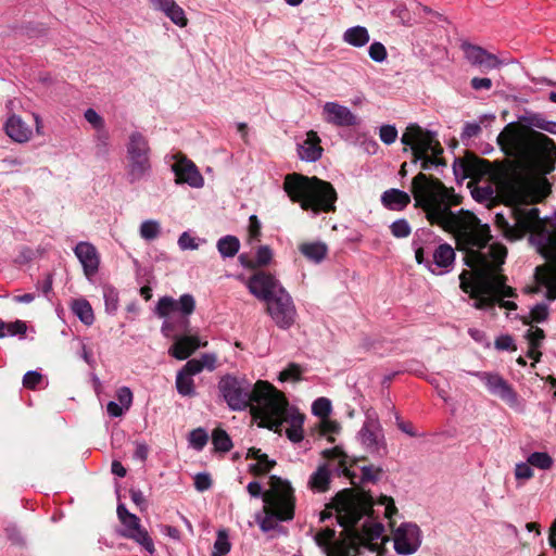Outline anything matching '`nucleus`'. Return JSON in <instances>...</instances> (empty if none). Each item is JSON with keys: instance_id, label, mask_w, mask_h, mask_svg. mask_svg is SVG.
<instances>
[{"instance_id": "f257e3e1", "label": "nucleus", "mask_w": 556, "mask_h": 556, "mask_svg": "<svg viewBox=\"0 0 556 556\" xmlns=\"http://www.w3.org/2000/svg\"><path fill=\"white\" fill-rule=\"evenodd\" d=\"M410 193L415 200V207L425 212L431 225L448 231H458L469 248L476 249L472 258L480 270L482 293H490L498 301L517 298L516 290L507 286V277L501 273L507 256L506 247L500 243L490 244V226L481 224L470 211H452V206L459 205L463 200L454 188L446 187L435 176H414Z\"/></svg>"}, {"instance_id": "f03ea898", "label": "nucleus", "mask_w": 556, "mask_h": 556, "mask_svg": "<svg viewBox=\"0 0 556 556\" xmlns=\"http://www.w3.org/2000/svg\"><path fill=\"white\" fill-rule=\"evenodd\" d=\"M497 143L513 172L493 170L488 161L466 152L463 157L454 159L453 174H552L556 170V143L543 132H525L509 124L497 136Z\"/></svg>"}, {"instance_id": "7ed1b4c3", "label": "nucleus", "mask_w": 556, "mask_h": 556, "mask_svg": "<svg viewBox=\"0 0 556 556\" xmlns=\"http://www.w3.org/2000/svg\"><path fill=\"white\" fill-rule=\"evenodd\" d=\"M455 176L462 184L467 178L470 180L467 187L471 197L481 204H489L498 195L518 205H529L543 202L552 191V185L547 176Z\"/></svg>"}, {"instance_id": "20e7f679", "label": "nucleus", "mask_w": 556, "mask_h": 556, "mask_svg": "<svg viewBox=\"0 0 556 556\" xmlns=\"http://www.w3.org/2000/svg\"><path fill=\"white\" fill-rule=\"evenodd\" d=\"M372 496L366 492L344 489L336 494L331 503L327 505V508L336 511L338 523L344 529L351 530L353 538L349 544L336 543L331 546L329 556H354V554L358 553V542L368 541L371 543L382 536L384 527L380 522H365L362 533L354 529L364 516L372 511Z\"/></svg>"}, {"instance_id": "39448f33", "label": "nucleus", "mask_w": 556, "mask_h": 556, "mask_svg": "<svg viewBox=\"0 0 556 556\" xmlns=\"http://www.w3.org/2000/svg\"><path fill=\"white\" fill-rule=\"evenodd\" d=\"M218 391L230 410L242 412L251 407L255 418L279 416L283 408L282 392L271 383L258 380L252 384L245 378L225 375L218 381Z\"/></svg>"}, {"instance_id": "423d86ee", "label": "nucleus", "mask_w": 556, "mask_h": 556, "mask_svg": "<svg viewBox=\"0 0 556 556\" xmlns=\"http://www.w3.org/2000/svg\"><path fill=\"white\" fill-rule=\"evenodd\" d=\"M283 189L305 211L334 212L338 199L333 186L317 176H285Z\"/></svg>"}, {"instance_id": "0eeeda50", "label": "nucleus", "mask_w": 556, "mask_h": 556, "mask_svg": "<svg viewBox=\"0 0 556 556\" xmlns=\"http://www.w3.org/2000/svg\"><path fill=\"white\" fill-rule=\"evenodd\" d=\"M401 142L405 151L409 150L412 163L418 165V174L424 170L443 172L446 167V161L442 157L443 148L435 131L409 124L401 137Z\"/></svg>"}, {"instance_id": "6e6552de", "label": "nucleus", "mask_w": 556, "mask_h": 556, "mask_svg": "<svg viewBox=\"0 0 556 556\" xmlns=\"http://www.w3.org/2000/svg\"><path fill=\"white\" fill-rule=\"evenodd\" d=\"M278 482L279 486L276 490L263 495L265 517L258 522L263 532L282 530L278 521H289L294 517V491L289 482L280 479Z\"/></svg>"}, {"instance_id": "1a4fd4ad", "label": "nucleus", "mask_w": 556, "mask_h": 556, "mask_svg": "<svg viewBox=\"0 0 556 556\" xmlns=\"http://www.w3.org/2000/svg\"><path fill=\"white\" fill-rule=\"evenodd\" d=\"M283 408L279 416H263L261 418V426L265 427L276 433H280L285 422L289 424V428L286 430L287 438L293 442L299 443L304 438L303 424L305 416L299 412L296 407L289 405V402L282 393Z\"/></svg>"}, {"instance_id": "9d476101", "label": "nucleus", "mask_w": 556, "mask_h": 556, "mask_svg": "<svg viewBox=\"0 0 556 556\" xmlns=\"http://www.w3.org/2000/svg\"><path fill=\"white\" fill-rule=\"evenodd\" d=\"M150 152L149 140L142 132L134 130L128 135L126 153L132 174H146L151 169Z\"/></svg>"}, {"instance_id": "9b49d317", "label": "nucleus", "mask_w": 556, "mask_h": 556, "mask_svg": "<svg viewBox=\"0 0 556 556\" xmlns=\"http://www.w3.org/2000/svg\"><path fill=\"white\" fill-rule=\"evenodd\" d=\"M358 439L368 453L380 457L387 455L388 448L383 429L375 412L367 413L366 420L358 432Z\"/></svg>"}, {"instance_id": "f8f14e48", "label": "nucleus", "mask_w": 556, "mask_h": 556, "mask_svg": "<svg viewBox=\"0 0 556 556\" xmlns=\"http://www.w3.org/2000/svg\"><path fill=\"white\" fill-rule=\"evenodd\" d=\"M266 304V312L278 328L288 330L293 326L296 309L291 295L286 289H279V293L267 301Z\"/></svg>"}, {"instance_id": "ddd939ff", "label": "nucleus", "mask_w": 556, "mask_h": 556, "mask_svg": "<svg viewBox=\"0 0 556 556\" xmlns=\"http://www.w3.org/2000/svg\"><path fill=\"white\" fill-rule=\"evenodd\" d=\"M470 375L479 378L491 394L500 397L509 406H517L518 394L502 376L490 371H473Z\"/></svg>"}, {"instance_id": "4468645a", "label": "nucleus", "mask_w": 556, "mask_h": 556, "mask_svg": "<svg viewBox=\"0 0 556 556\" xmlns=\"http://www.w3.org/2000/svg\"><path fill=\"white\" fill-rule=\"evenodd\" d=\"M470 375L479 378L491 394L500 397L509 406H517L518 394L502 376L490 371H473Z\"/></svg>"}, {"instance_id": "2eb2a0df", "label": "nucleus", "mask_w": 556, "mask_h": 556, "mask_svg": "<svg viewBox=\"0 0 556 556\" xmlns=\"http://www.w3.org/2000/svg\"><path fill=\"white\" fill-rule=\"evenodd\" d=\"M470 375L479 378L491 394L500 397L509 406H517L518 394L502 376L490 371H473Z\"/></svg>"}, {"instance_id": "dca6fc26", "label": "nucleus", "mask_w": 556, "mask_h": 556, "mask_svg": "<svg viewBox=\"0 0 556 556\" xmlns=\"http://www.w3.org/2000/svg\"><path fill=\"white\" fill-rule=\"evenodd\" d=\"M247 288L256 299L267 302L274 299L279 289H285L280 281L270 273L258 270L247 281Z\"/></svg>"}, {"instance_id": "f3484780", "label": "nucleus", "mask_w": 556, "mask_h": 556, "mask_svg": "<svg viewBox=\"0 0 556 556\" xmlns=\"http://www.w3.org/2000/svg\"><path fill=\"white\" fill-rule=\"evenodd\" d=\"M421 545V530L413 522L402 523L394 532V549L400 555H412Z\"/></svg>"}, {"instance_id": "a211bd4d", "label": "nucleus", "mask_w": 556, "mask_h": 556, "mask_svg": "<svg viewBox=\"0 0 556 556\" xmlns=\"http://www.w3.org/2000/svg\"><path fill=\"white\" fill-rule=\"evenodd\" d=\"M462 50L466 60L481 73H488L503 65V61L480 46L463 42Z\"/></svg>"}, {"instance_id": "6ab92c4d", "label": "nucleus", "mask_w": 556, "mask_h": 556, "mask_svg": "<svg viewBox=\"0 0 556 556\" xmlns=\"http://www.w3.org/2000/svg\"><path fill=\"white\" fill-rule=\"evenodd\" d=\"M74 254L83 266L84 275L88 280H91L100 266V255L97 248L88 241H80L75 245Z\"/></svg>"}, {"instance_id": "aec40b11", "label": "nucleus", "mask_w": 556, "mask_h": 556, "mask_svg": "<svg viewBox=\"0 0 556 556\" xmlns=\"http://www.w3.org/2000/svg\"><path fill=\"white\" fill-rule=\"evenodd\" d=\"M323 113L327 123L339 127L355 126L359 123L357 116L348 106L337 102H326Z\"/></svg>"}, {"instance_id": "412c9836", "label": "nucleus", "mask_w": 556, "mask_h": 556, "mask_svg": "<svg viewBox=\"0 0 556 556\" xmlns=\"http://www.w3.org/2000/svg\"><path fill=\"white\" fill-rule=\"evenodd\" d=\"M207 342H201L199 337L181 334L176 336L174 344L169 348L168 353L179 361L187 359L199 348L206 346Z\"/></svg>"}, {"instance_id": "4be33fe9", "label": "nucleus", "mask_w": 556, "mask_h": 556, "mask_svg": "<svg viewBox=\"0 0 556 556\" xmlns=\"http://www.w3.org/2000/svg\"><path fill=\"white\" fill-rule=\"evenodd\" d=\"M412 195L397 188H390L382 192L380 202L389 211L402 212L410 203Z\"/></svg>"}, {"instance_id": "5701e85b", "label": "nucleus", "mask_w": 556, "mask_h": 556, "mask_svg": "<svg viewBox=\"0 0 556 556\" xmlns=\"http://www.w3.org/2000/svg\"><path fill=\"white\" fill-rule=\"evenodd\" d=\"M455 261V251L447 243L439 244L432 253V267L435 268V274L441 275L450 271Z\"/></svg>"}, {"instance_id": "b1692460", "label": "nucleus", "mask_w": 556, "mask_h": 556, "mask_svg": "<svg viewBox=\"0 0 556 556\" xmlns=\"http://www.w3.org/2000/svg\"><path fill=\"white\" fill-rule=\"evenodd\" d=\"M154 10L162 11L174 24L179 27L187 25V17L184 10L175 0H148Z\"/></svg>"}, {"instance_id": "393cba45", "label": "nucleus", "mask_w": 556, "mask_h": 556, "mask_svg": "<svg viewBox=\"0 0 556 556\" xmlns=\"http://www.w3.org/2000/svg\"><path fill=\"white\" fill-rule=\"evenodd\" d=\"M529 242L536 248L538 253L542 257H546V253L552 247H556V236L546 228L545 225L540 226L532 231Z\"/></svg>"}, {"instance_id": "a878e982", "label": "nucleus", "mask_w": 556, "mask_h": 556, "mask_svg": "<svg viewBox=\"0 0 556 556\" xmlns=\"http://www.w3.org/2000/svg\"><path fill=\"white\" fill-rule=\"evenodd\" d=\"M320 139L314 131H308L306 138L298 143V154L301 160L315 162L321 155Z\"/></svg>"}, {"instance_id": "bb28decb", "label": "nucleus", "mask_w": 556, "mask_h": 556, "mask_svg": "<svg viewBox=\"0 0 556 556\" xmlns=\"http://www.w3.org/2000/svg\"><path fill=\"white\" fill-rule=\"evenodd\" d=\"M470 298L475 300L472 306L477 309L492 308L496 303L508 311H515L518 307L513 301H498L490 293H482L480 283L477 286V290L470 291Z\"/></svg>"}, {"instance_id": "cd10ccee", "label": "nucleus", "mask_w": 556, "mask_h": 556, "mask_svg": "<svg viewBox=\"0 0 556 556\" xmlns=\"http://www.w3.org/2000/svg\"><path fill=\"white\" fill-rule=\"evenodd\" d=\"M535 279L539 285L546 287L545 296L549 301L556 300V264L538 266L535 268Z\"/></svg>"}, {"instance_id": "c85d7f7f", "label": "nucleus", "mask_w": 556, "mask_h": 556, "mask_svg": "<svg viewBox=\"0 0 556 556\" xmlns=\"http://www.w3.org/2000/svg\"><path fill=\"white\" fill-rule=\"evenodd\" d=\"M331 482V469L324 463L309 476L307 486L316 493H324L329 490Z\"/></svg>"}, {"instance_id": "c756f323", "label": "nucleus", "mask_w": 556, "mask_h": 556, "mask_svg": "<svg viewBox=\"0 0 556 556\" xmlns=\"http://www.w3.org/2000/svg\"><path fill=\"white\" fill-rule=\"evenodd\" d=\"M5 132L16 142H25L30 139L31 129L17 115H12L5 123Z\"/></svg>"}, {"instance_id": "7c9ffc66", "label": "nucleus", "mask_w": 556, "mask_h": 556, "mask_svg": "<svg viewBox=\"0 0 556 556\" xmlns=\"http://www.w3.org/2000/svg\"><path fill=\"white\" fill-rule=\"evenodd\" d=\"M165 162L170 166L173 174H200L197 165L182 153L165 156Z\"/></svg>"}, {"instance_id": "2f4dec72", "label": "nucleus", "mask_w": 556, "mask_h": 556, "mask_svg": "<svg viewBox=\"0 0 556 556\" xmlns=\"http://www.w3.org/2000/svg\"><path fill=\"white\" fill-rule=\"evenodd\" d=\"M321 456L326 459H338L339 464L336 468V470L339 472V475H344L351 479L355 477L354 472H351L348 466V455L340 447L334 446L332 448H326L321 452Z\"/></svg>"}, {"instance_id": "473e14b6", "label": "nucleus", "mask_w": 556, "mask_h": 556, "mask_svg": "<svg viewBox=\"0 0 556 556\" xmlns=\"http://www.w3.org/2000/svg\"><path fill=\"white\" fill-rule=\"evenodd\" d=\"M518 223L525 231H532L544 225L543 219L540 217V210L536 207L520 210L518 212Z\"/></svg>"}, {"instance_id": "72a5a7b5", "label": "nucleus", "mask_w": 556, "mask_h": 556, "mask_svg": "<svg viewBox=\"0 0 556 556\" xmlns=\"http://www.w3.org/2000/svg\"><path fill=\"white\" fill-rule=\"evenodd\" d=\"M240 240L232 235H226L216 242V249L223 258H230L238 254Z\"/></svg>"}, {"instance_id": "f704fd0d", "label": "nucleus", "mask_w": 556, "mask_h": 556, "mask_svg": "<svg viewBox=\"0 0 556 556\" xmlns=\"http://www.w3.org/2000/svg\"><path fill=\"white\" fill-rule=\"evenodd\" d=\"M72 312L86 326H90L94 321L92 307L86 299L74 300Z\"/></svg>"}, {"instance_id": "c9c22d12", "label": "nucleus", "mask_w": 556, "mask_h": 556, "mask_svg": "<svg viewBox=\"0 0 556 556\" xmlns=\"http://www.w3.org/2000/svg\"><path fill=\"white\" fill-rule=\"evenodd\" d=\"M343 39L351 46L363 47L368 43L369 34L364 26H353L344 31Z\"/></svg>"}, {"instance_id": "e433bc0d", "label": "nucleus", "mask_w": 556, "mask_h": 556, "mask_svg": "<svg viewBox=\"0 0 556 556\" xmlns=\"http://www.w3.org/2000/svg\"><path fill=\"white\" fill-rule=\"evenodd\" d=\"M300 251L306 258L319 263L326 257L327 245L321 242L303 243Z\"/></svg>"}, {"instance_id": "4c0bfd02", "label": "nucleus", "mask_w": 556, "mask_h": 556, "mask_svg": "<svg viewBox=\"0 0 556 556\" xmlns=\"http://www.w3.org/2000/svg\"><path fill=\"white\" fill-rule=\"evenodd\" d=\"M122 534L123 536L131 539L142 545L150 554L155 551L152 539L147 530L142 529L141 526L138 527V529H134V531H124Z\"/></svg>"}, {"instance_id": "58836bf2", "label": "nucleus", "mask_w": 556, "mask_h": 556, "mask_svg": "<svg viewBox=\"0 0 556 556\" xmlns=\"http://www.w3.org/2000/svg\"><path fill=\"white\" fill-rule=\"evenodd\" d=\"M176 389L182 396L192 397L197 394L193 378L180 371L176 376Z\"/></svg>"}, {"instance_id": "ea45409f", "label": "nucleus", "mask_w": 556, "mask_h": 556, "mask_svg": "<svg viewBox=\"0 0 556 556\" xmlns=\"http://www.w3.org/2000/svg\"><path fill=\"white\" fill-rule=\"evenodd\" d=\"M519 123L529 128H539L543 131L547 128L548 119L541 113H526L519 116Z\"/></svg>"}, {"instance_id": "a19ab883", "label": "nucleus", "mask_w": 556, "mask_h": 556, "mask_svg": "<svg viewBox=\"0 0 556 556\" xmlns=\"http://www.w3.org/2000/svg\"><path fill=\"white\" fill-rule=\"evenodd\" d=\"M519 123L529 128H539L543 131L547 128L548 119L541 113H526L519 116Z\"/></svg>"}, {"instance_id": "79ce46f5", "label": "nucleus", "mask_w": 556, "mask_h": 556, "mask_svg": "<svg viewBox=\"0 0 556 556\" xmlns=\"http://www.w3.org/2000/svg\"><path fill=\"white\" fill-rule=\"evenodd\" d=\"M212 441L214 447L218 452H229L232 448V441L224 429H215L213 431Z\"/></svg>"}, {"instance_id": "37998d69", "label": "nucleus", "mask_w": 556, "mask_h": 556, "mask_svg": "<svg viewBox=\"0 0 556 556\" xmlns=\"http://www.w3.org/2000/svg\"><path fill=\"white\" fill-rule=\"evenodd\" d=\"M195 309V300L192 294L185 293L175 300V311L182 316H190Z\"/></svg>"}, {"instance_id": "c03bdc74", "label": "nucleus", "mask_w": 556, "mask_h": 556, "mask_svg": "<svg viewBox=\"0 0 556 556\" xmlns=\"http://www.w3.org/2000/svg\"><path fill=\"white\" fill-rule=\"evenodd\" d=\"M528 463L539 469L547 470L553 466V458L546 452H533L528 457Z\"/></svg>"}, {"instance_id": "a18cd8bd", "label": "nucleus", "mask_w": 556, "mask_h": 556, "mask_svg": "<svg viewBox=\"0 0 556 556\" xmlns=\"http://www.w3.org/2000/svg\"><path fill=\"white\" fill-rule=\"evenodd\" d=\"M103 298L105 304V311L109 314H115L118 308V292L112 286L103 287Z\"/></svg>"}, {"instance_id": "49530a36", "label": "nucleus", "mask_w": 556, "mask_h": 556, "mask_svg": "<svg viewBox=\"0 0 556 556\" xmlns=\"http://www.w3.org/2000/svg\"><path fill=\"white\" fill-rule=\"evenodd\" d=\"M276 465V462L273 459H269L268 455L263 453L260 458L257 459V463L251 464L249 466V471L255 476L257 475H264L271 470V468Z\"/></svg>"}, {"instance_id": "de8ad7c7", "label": "nucleus", "mask_w": 556, "mask_h": 556, "mask_svg": "<svg viewBox=\"0 0 556 556\" xmlns=\"http://www.w3.org/2000/svg\"><path fill=\"white\" fill-rule=\"evenodd\" d=\"M389 228L392 236L397 239L407 238L412 233V227L405 218L394 220Z\"/></svg>"}, {"instance_id": "09e8293b", "label": "nucleus", "mask_w": 556, "mask_h": 556, "mask_svg": "<svg viewBox=\"0 0 556 556\" xmlns=\"http://www.w3.org/2000/svg\"><path fill=\"white\" fill-rule=\"evenodd\" d=\"M160 231V223L153 219L144 220L140 226V236L148 241L154 240Z\"/></svg>"}, {"instance_id": "8fccbe9b", "label": "nucleus", "mask_w": 556, "mask_h": 556, "mask_svg": "<svg viewBox=\"0 0 556 556\" xmlns=\"http://www.w3.org/2000/svg\"><path fill=\"white\" fill-rule=\"evenodd\" d=\"M207 441L208 434L203 428L193 429L189 433V443L197 451H202Z\"/></svg>"}, {"instance_id": "3c124183", "label": "nucleus", "mask_w": 556, "mask_h": 556, "mask_svg": "<svg viewBox=\"0 0 556 556\" xmlns=\"http://www.w3.org/2000/svg\"><path fill=\"white\" fill-rule=\"evenodd\" d=\"M231 544L229 542L228 533L226 530H219L214 543V549L212 554L226 555L230 552Z\"/></svg>"}, {"instance_id": "603ef678", "label": "nucleus", "mask_w": 556, "mask_h": 556, "mask_svg": "<svg viewBox=\"0 0 556 556\" xmlns=\"http://www.w3.org/2000/svg\"><path fill=\"white\" fill-rule=\"evenodd\" d=\"M175 311V299L172 296H162L155 307V314L163 318L167 317L170 313H174Z\"/></svg>"}, {"instance_id": "864d4df0", "label": "nucleus", "mask_w": 556, "mask_h": 556, "mask_svg": "<svg viewBox=\"0 0 556 556\" xmlns=\"http://www.w3.org/2000/svg\"><path fill=\"white\" fill-rule=\"evenodd\" d=\"M331 402L327 397H318L313 402L312 413L320 418H326L331 413Z\"/></svg>"}, {"instance_id": "5fc2aeb1", "label": "nucleus", "mask_w": 556, "mask_h": 556, "mask_svg": "<svg viewBox=\"0 0 556 556\" xmlns=\"http://www.w3.org/2000/svg\"><path fill=\"white\" fill-rule=\"evenodd\" d=\"M273 260V251L268 245H261L256 251L254 264L257 267L267 266Z\"/></svg>"}, {"instance_id": "6e6d98bb", "label": "nucleus", "mask_w": 556, "mask_h": 556, "mask_svg": "<svg viewBox=\"0 0 556 556\" xmlns=\"http://www.w3.org/2000/svg\"><path fill=\"white\" fill-rule=\"evenodd\" d=\"M302 372L303 369L300 365L295 363H290L288 367L279 374V380L287 381L292 379L299 381L301 379Z\"/></svg>"}, {"instance_id": "4d7b16f0", "label": "nucleus", "mask_w": 556, "mask_h": 556, "mask_svg": "<svg viewBox=\"0 0 556 556\" xmlns=\"http://www.w3.org/2000/svg\"><path fill=\"white\" fill-rule=\"evenodd\" d=\"M361 471H362L361 482H363V483H366V482L376 483L379 481L380 476L382 473L381 468L375 469L374 466H363L361 468Z\"/></svg>"}, {"instance_id": "13d9d810", "label": "nucleus", "mask_w": 556, "mask_h": 556, "mask_svg": "<svg viewBox=\"0 0 556 556\" xmlns=\"http://www.w3.org/2000/svg\"><path fill=\"white\" fill-rule=\"evenodd\" d=\"M526 338L529 342V345L532 348H540L543 340L545 339V332L539 327L530 328L527 330Z\"/></svg>"}, {"instance_id": "bf43d9fd", "label": "nucleus", "mask_w": 556, "mask_h": 556, "mask_svg": "<svg viewBox=\"0 0 556 556\" xmlns=\"http://www.w3.org/2000/svg\"><path fill=\"white\" fill-rule=\"evenodd\" d=\"M110 147V135L105 129L97 131L96 148L99 154H106Z\"/></svg>"}, {"instance_id": "052dcab7", "label": "nucleus", "mask_w": 556, "mask_h": 556, "mask_svg": "<svg viewBox=\"0 0 556 556\" xmlns=\"http://www.w3.org/2000/svg\"><path fill=\"white\" fill-rule=\"evenodd\" d=\"M380 140L386 144H392L397 138V130L393 125H383L379 130Z\"/></svg>"}, {"instance_id": "680f3d73", "label": "nucleus", "mask_w": 556, "mask_h": 556, "mask_svg": "<svg viewBox=\"0 0 556 556\" xmlns=\"http://www.w3.org/2000/svg\"><path fill=\"white\" fill-rule=\"evenodd\" d=\"M174 184L177 186L187 184L192 188H202L204 179L203 176H175Z\"/></svg>"}, {"instance_id": "e2e57ef3", "label": "nucleus", "mask_w": 556, "mask_h": 556, "mask_svg": "<svg viewBox=\"0 0 556 556\" xmlns=\"http://www.w3.org/2000/svg\"><path fill=\"white\" fill-rule=\"evenodd\" d=\"M369 56L372 61L381 63L387 58V50L381 42H374L368 50Z\"/></svg>"}, {"instance_id": "0e129e2a", "label": "nucleus", "mask_w": 556, "mask_h": 556, "mask_svg": "<svg viewBox=\"0 0 556 556\" xmlns=\"http://www.w3.org/2000/svg\"><path fill=\"white\" fill-rule=\"evenodd\" d=\"M212 483V478L207 472H199L194 477V488L199 492L207 491L208 489H211Z\"/></svg>"}, {"instance_id": "69168bd1", "label": "nucleus", "mask_w": 556, "mask_h": 556, "mask_svg": "<svg viewBox=\"0 0 556 556\" xmlns=\"http://www.w3.org/2000/svg\"><path fill=\"white\" fill-rule=\"evenodd\" d=\"M531 318L536 323H543L548 318V306L545 303H538L531 309Z\"/></svg>"}, {"instance_id": "338daca9", "label": "nucleus", "mask_w": 556, "mask_h": 556, "mask_svg": "<svg viewBox=\"0 0 556 556\" xmlns=\"http://www.w3.org/2000/svg\"><path fill=\"white\" fill-rule=\"evenodd\" d=\"M84 116L86 121L97 129V131L104 129L103 118L93 109L86 110Z\"/></svg>"}, {"instance_id": "774afa93", "label": "nucleus", "mask_w": 556, "mask_h": 556, "mask_svg": "<svg viewBox=\"0 0 556 556\" xmlns=\"http://www.w3.org/2000/svg\"><path fill=\"white\" fill-rule=\"evenodd\" d=\"M203 368L204 364H201V361L193 358L188 361L179 371L192 377L194 375L200 374L203 370Z\"/></svg>"}]
</instances>
